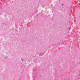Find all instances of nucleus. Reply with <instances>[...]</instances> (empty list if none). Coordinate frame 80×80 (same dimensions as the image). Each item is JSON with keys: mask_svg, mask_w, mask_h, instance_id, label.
Here are the masks:
<instances>
[{"mask_svg": "<svg viewBox=\"0 0 80 80\" xmlns=\"http://www.w3.org/2000/svg\"><path fill=\"white\" fill-rule=\"evenodd\" d=\"M43 55V53H40L39 54V56H42Z\"/></svg>", "mask_w": 80, "mask_h": 80, "instance_id": "obj_1", "label": "nucleus"}]
</instances>
